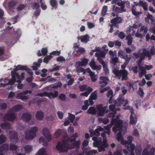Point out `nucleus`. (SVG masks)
I'll return each instance as SVG.
<instances>
[{
    "instance_id": "f257e3e1",
    "label": "nucleus",
    "mask_w": 155,
    "mask_h": 155,
    "mask_svg": "<svg viewBox=\"0 0 155 155\" xmlns=\"http://www.w3.org/2000/svg\"><path fill=\"white\" fill-rule=\"evenodd\" d=\"M79 145V141L75 142L74 140H70L67 135L64 137L62 142H58L56 146V148L59 152H67L68 149H71Z\"/></svg>"
},
{
    "instance_id": "f03ea898",
    "label": "nucleus",
    "mask_w": 155,
    "mask_h": 155,
    "mask_svg": "<svg viewBox=\"0 0 155 155\" xmlns=\"http://www.w3.org/2000/svg\"><path fill=\"white\" fill-rule=\"evenodd\" d=\"M115 123V126L113 128V131L115 133L117 131H120L122 128V124L123 121L121 120H114L111 121L110 124L104 127L105 129L106 130L110 129L112 125Z\"/></svg>"
},
{
    "instance_id": "7ed1b4c3",
    "label": "nucleus",
    "mask_w": 155,
    "mask_h": 155,
    "mask_svg": "<svg viewBox=\"0 0 155 155\" xmlns=\"http://www.w3.org/2000/svg\"><path fill=\"white\" fill-rule=\"evenodd\" d=\"M38 130V128L36 127L29 128L25 132V139L29 140H32L36 136V133Z\"/></svg>"
},
{
    "instance_id": "20e7f679",
    "label": "nucleus",
    "mask_w": 155,
    "mask_h": 155,
    "mask_svg": "<svg viewBox=\"0 0 155 155\" xmlns=\"http://www.w3.org/2000/svg\"><path fill=\"white\" fill-rule=\"evenodd\" d=\"M134 55L137 58L140 57V58L139 60L140 62H141V60L144 59L146 56L149 58V60L150 59L151 56L150 54L149 51H147L145 49L143 50H140L137 52V53H134Z\"/></svg>"
},
{
    "instance_id": "39448f33",
    "label": "nucleus",
    "mask_w": 155,
    "mask_h": 155,
    "mask_svg": "<svg viewBox=\"0 0 155 155\" xmlns=\"http://www.w3.org/2000/svg\"><path fill=\"white\" fill-rule=\"evenodd\" d=\"M107 106H105L104 107L101 104L97 106V109L98 111V115L100 116H104V114L107 113L109 112V110L107 109Z\"/></svg>"
},
{
    "instance_id": "423d86ee",
    "label": "nucleus",
    "mask_w": 155,
    "mask_h": 155,
    "mask_svg": "<svg viewBox=\"0 0 155 155\" xmlns=\"http://www.w3.org/2000/svg\"><path fill=\"white\" fill-rule=\"evenodd\" d=\"M138 65L139 67L140 70V77H143V75L146 73L145 69L147 70H149L152 68L153 67V66L152 65H144L145 68V69L144 67L143 66L142 64L138 63Z\"/></svg>"
},
{
    "instance_id": "0eeeda50",
    "label": "nucleus",
    "mask_w": 155,
    "mask_h": 155,
    "mask_svg": "<svg viewBox=\"0 0 155 155\" xmlns=\"http://www.w3.org/2000/svg\"><path fill=\"white\" fill-rule=\"evenodd\" d=\"M124 109L125 110L129 109L131 113L130 116V124H136L137 122V118L136 117H134L132 115V114L134 113L133 109L129 106H127Z\"/></svg>"
},
{
    "instance_id": "6e6552de",
    "label": "nucleus",
    "mask_w": 155,
    "mask_h": 155,
    "mask_svg": "<svg viewBox=\"0 0 155 155\" xmlns=\"http://www.w3.org/2000/svg\"><path fill=\"white\" fill-rule=\"evenodd\" d=\"M124 7H118L114 5L113 8V12L111 14L113 17H115L117 15V14L118 13H121L122 12H126L125 9H124Z\"/></svg>"
},
{
    "instance_id": "1a4fd4ad",
    "label": "nucleus",
    "mask_w": 155,
    "mask_h": 155,
    "mask_svg": "<svg viewBox=\"0 0 155 155\" xmlns=\"http://www.w3.org/2000/svg\"><path fill=\"white\" fill-rule=\"evenodd\" d=\"M43 135L45 137L48 141H50L52 139V137L48 129L46 128H44L42 130Z\"/></svg>"
},
{
    "instance_id": "9d476101",
    "label": "nucleus",
    "mask_w": 155,
    "mask_h": 155,
    "mask_svg": "<svg viewBox=\"0 0 155 155\" xmlns=\"http://www.w3.org/2000/svg\"><path fill=\"white\" fill-rule=\"evenodd\" d=\"M73 48L74 50V53L75 55H79L84 52L85 50L83 48H79L78 46H74Z\"/></svg>"
},
{
    "instance_id": "9b49d317",
    "label": "nucleus",
    "mask_w": 155,
    "mask_h": 155,
    "mask_svg": "<svg viewBox=\"0 0 155 155\" xmlns=\"http://www.w3.org/2000/svg\"><path fill=\"white\" fill-rule=\"evenodd\" d=\"M16 116L15 113H9L4 116V118L9 121L14 120L16 118Z\"/></svg>"
},
{
    "instance_id": "f8f14e48",
    "label": "nucleus",
    "mask_w": 155,
    "mask_h": 155,
    "mask_svg": "<svg viewBox=\"0 0 155 155\" xmlns=\"http://www.w3.org/2000/svg\"><path fill=\"white\" fill-rule=\"evenodd\" d=\"M92 139L94 141L93 145L94 147H97L103 143L101 140L98 139L96 137H93Z\"/></svg>"
},
{
    "instance_id": "ddd939ff",
    "label": "nucleus",
    "mask_w": 155,
    "mask_h": 155,
    "mask_svg": "<svg viewBox=\"0 0 155 155\" xmlns=\"http://www.w3.org/2000/svg\"><path fill=\"white\" fill-rule=\"evenodd\" d=\"M21 118L27 122L31 119V116L29 113H25L22 115Z\"/></svg>"
},
{
    "instance_id": "4468645a",
    "label": "nucleus",
    "mask_w": 155,
    "mask_h": 155,
    "mask_svg": "<svg viewBox=\"0 0 155 155\" xmlns=\"http://www.w3.org/2000/svg\"><path fill=\"white\" fill-rule=\"evenodd\" d=\"M10 139L12 143L16 142L18 140V137L17 133L14 132L10 136Z\"/></svg>"
},
{
    "instance_id": "2eb2a0df",
    "label": "nucleus",
    "mask_w": 155,
    "mask_h": 155,
    "mask_svg": "<svg viewBox=\"0 0 155 155\" xmlns=\"http://www.w3.org/2000/svg\"><path fill=\"white\" fill-rule=\"evenodd\" d=\"M100 81L99 83L101 84L100 87L102 88L105 87L107 84V81H108V78H100Z\"/></svg>"
},
{
    "instance_id": "dca6fc26",
    "label": "nucleus",
    "mask_w": 155,
    "mask_h": 155,
    "mask_svg": "<svg viewBox=\"0 0 155 155\" xmlns=\"http://www.w3.org/2000/svg\"><path fill=\"white\" fill-rule=\"evenodd\" d=\"M11 74L12 78H24L25 76V72H22L20 75L16 72L12 71Z\"/></svg>"
},
{
    "instance_id": "f3484780",
    "label": "nucleus",
    "mask_w": 155,
    "mask_h": 155,
    "mask_svg": "<svg viewBox=\"0 0 155 155\" xmlns=\"http://www.w3.org/2000/svg\"><path fill=\"white\" fill-rule=\"evenodd\" d=\"M138 28V25L136 24H134L133 26L132 27L130 26L127 29V33L129 34L130 33L131 31H133V33H132V35L134 36L135 35V32L133 30L132 28Z\"/></svg>"
},
{
    "instance_id": "a211bd4d",
    "label": "nucleus",
    "mask_w": 155,
    "mask_h": 155,
    "mask_svg": "<svg viewBox=\"0 0 155 155\" xmlns=\"http://www.w3.org/2000/svg\"><path fill=\"white\" fill-rule=\"evenodd\" d=\"M88 62V60L87 59L83 58L81 59V61L77 62L76 64L79 66H84L86 65Z\"/></svg>"
},
{
    "instance_id": "6ab92c4d",
    "label": "nucleus",
    "mask_w": 155,
    "mask_h": 155,
    "mask_svg": "<svg viewBox=\"0 0 155 155\" xmlns=\"http://www.w3.org/2000/svg\"><path fill=\"white\" fill-rule=\"evenodd\" d=\"M109 145L106 143H103L101 145L97 147L99 152L104 151L105 150V148L108 147Z\"/></svg>"
},
{
    "instance_id": "aec40b11",
    "label": "nucleus",
    "mask_w": 155,
    "mask_h": 155,
    "mask_svg": "<svg viewBox=\"0 0 155 155\" xmlns=\"http://www.w3.org/2000/svg\"><path fill=\"white\" fill-rule=\"evenodd\" d=\"M106 53L104 52H101L100 53H97L95 54V55L97 58V60L99 62V60H102L101 58H104Z\"/></svg>"
},
{
    "instance_id": "412c9836",
    "label": "nucleus",
    "mask_w": 155,
    "mask_h": 155,
    "mask_svg": "<svg viewBox=\"0 0 155 155\" xmlns=\"http://www.w3.org/2000/svg\"><path fill=\"white\" fill-rule=\"evenodd\" d=\"M58 92L57 91H55L54 93L51 92H47L46 96L51 98V97L54 98L58 96Z\"/></svg>"
},
{
    "instance_id": "4be33fe9",
    "label": "nucleus",
    "mask_w": 155,
    "mask_h": 155,
    "mask_svg": "<svg viewBox=\"0 0 155 155\" xmlns=\"http://www.w3.org/2000/svg\"><path fill=\"white\" fill-rule=\"evenodd\" d=\"M27 66H23L21 65H18L16 66H14L13 70L16 72L19 70H25L27 69Z\"/></svg>"
},
{
    "instance_id": "5701e85b",
    "label": "nucleus",
    "mask_w": 155,
    "mask_h": 155,
    "mask_svg": "<svg viewBox=\"0 0 155 155\" xmlns=\"http://www.w3.org/2000/svg\"><path fill=\"white\" fill-rule=\"evenodd\" d=\"M99 63L103 65L104 72L107 74L109 73V69L108 68L107 65L105 64L103 60H99Z\"/></svg>"
},
{
    "instance_id": "b1692460",
    "label": "nucleus",
    "mask_w": 155,
    "mask_h": 155,
    "mask_svg": "<svg viewBox=\"0 0 155 155\" xmlns=\"http://www.w3.org/2000/svg\"><path fill=\"white\" fill-rule=\"evenodd\" d=\"M141 6L145 11L148 10L147 3L144 1L140 0L139 1V6Z\"/></svg>"
},
{
    "instance_id": "393cba45",
    "label": "nucleus",
    "mask_w": 155,
    "mask_h": 155,
    "mask_svg": "<svg viewBox=\"0 0 155 155\" xmlns=\"http://www.w3.org/2000/svg\"><path fill=\"white\" fill-rule=\"evenodd\" d=\"M44 114L43 112L41 111H38L37 112L35 117L36 118L39 120H41L44 117Z\"/></svg>"
},
{
    "instance_id": "a878e982",
    "label": "nucleus",
    "mask_w": 155,
    "mask_h": 155,
    "mask_svg": "<svg viewBox=\"0 0 155 155\" xmlns=\"http://www.w3.org/2000/svg\"><path fill=\"white\" fill-rule=\"evenodd\" d=\"M122 21V19L120 17L115 18L112 19L110 22L113 25H115L117 24L120 23Z\"/></svg>"
},
{
    "instance_id": "bb28decb",
    "label": "nucleus",
    "mask_w": 155,
    "mask_h": 155,
    "mask_svg": "<svg viewBox=\"0 0 155 155\" xmlns=\"http://www.w3.org/2000/svg\"><path fill=\"white\" fill-rule=\"evenodd\" d=\"M1 127L4 129H9L11 128V126L7 122H5L2 123L0 125Z\"/></svg>"
},
{
    "instance_id": "cd10ccee",
    "label": "nucleus",
    "mask_w": 155,
    "mask_h": 155,
    "mask_svg": "<svg viewBox=\"0 0 155 155\" xmlns=\"http://www.w3.org/2000/svg\"><path fill=\"white\" fill-rule=\"evenodd\" d=\"M8 149V145L7 143H5L0 146V152H2L7 151Z\"/></svg>"
},
{
    "instance_id": "c85d7f7f",
    "label": "nucleus",
    "mask_w": 155,
    "mask_h": 155,
    "mask_svg": "<svg viewBox=\"0 0 155 155\" xmlns=\"http://www.w3.org/2000/svg\"><path fill=\"white\" fill-rule=\"evenodd\" d=\"M90 38V37L88 35H85L81 36V40L82 42L86 43L89 40Z\"/></svg>"
},
{
    "instance_id": "c756f323",
    "label": "nucleus",
    "mask_w": 155,
    "mask_h": 155,
    "mask_svg": "<svg viewBox=\"0 0 155 155\" xmlns=\"http://www.w3.org/2000/svg\"><path fill=\"white\" fill-rule=\"evenodd\" d=\"M124 101V97H119L115 101V104L117 106H119L123 104Z\"/></svg>"
},
{
    "instance_id": "7c9ffc66",
    "label": "nucleus",
    "mask_w": 155,
    "mask_h": 155,
    "mask_svg": "<svg viewBox=\"0 0 155 155\" xmlns=\"http://www.w3.org/2000/svg\"><path fill=\"white\" fill-rule=\"evenodd\" d=\"M18 80H16L15 78H12L9 80L8 83L9 84L11 85L13 84L15 82H16L20 84L21 82V81L20 80V78H17Z\"/></svg>"
},
{
    "instance_id": "2f4dec72",
    "label": "nucleus",
    "mask_w": 155,
    "mask_h": 155,
    "mask_svg": "<svg viewBox=\"0 0 155 155\" xmlns=\"http://www.w3.org/2000/svg\"><path fill=\"white\" fill-rule=\"evenodd\" d=\"M87 113L92 115L95 114L96 113V110L93 107H90L87 111Z\"/></svg>"
},
{
    "instance_id": "473e14b6",
    "label": "nucleus",
    "mask_w": 155,
    "mask_h": 155,
    "mask_svg": "<svg viewBox=\"0 0 155 155\" xmlns=\"http://www.w3.org/2000/svg\"><path fill=\"white\" fill-rule=\"evenodd\" d=\"M93 91V89L90 87H88L87 88V91L81 93L80 95L85 97H87L88 95Z\"/></svg>"
},
{
    "instance_id": "72a5a7b5",
    "label": "nucleus",
    "mask_w": 155,
    "mask_h": 155,
    "mask_svg": "<svg viewBox=\"0 0 155 155\" xmlns=\"http://www.w3.org/2000/svg\"><path fill=\"white\" fill-rule=\"evenodd\" d=\"M120 77H121L122 78H125L127 76L128 72L127 70L124 69L120 70Z\"/></svg>"
},
{
    "instance_id": "f704fd0d",
    "label": "nucleus",
    "mask_w": 155,
    "mask_h": 155,
    "mask_svg": "<svg viewBox=\"0 0 155 155\" xmlns=\"http://www.w3.org/2000/svg\"><path fill=\"white\" fill-rule=\"evenodd\" d=\"M107 97H110V99L109 100V102L110 103H111L112 98L113 96V92L112 90H110L108 91L107 94Z\"/></svg>"
},
{
    "instance_id": "c9c22d12",
    "label": "nucleus",
    "mask_w": 155,
    "mask_h": 155,
    "mask_svg": "<svg viewBox=\"0 0 155 155\" xmlns=\"http://www.w3.org/2000/svg\"><path fill=\"white\" fill-rule=\"evenodd\" d=\"M17 98L19 99H21L22 100H25L28 99V97L23 94L22 93H21L19 94L17 97Z\"/></svg>"
},
{
    "instance_id": "e433bc0d",
    "label": "nucleus",
    "mask_w": 155,
    "mask_h": 155,
    "mask_svg": "<svg viewBox=\"0 0 155 155\" xmlns=\"http://www.w3.org/2000/svg\"><path fill=\"white\" fill-rule=\"evenodd\" d=\"M131 12L132 14L137 16H139L141 13V12H137L136 11V8H132Z\"/></svg>"
},
{
    "instance_id": "4c0bfd02",
    "label": "nucleus",
    "mask_w": 155,
    "mask_h": 155,
    "mask_svg": "<svg viewBox=\"0 0 155 155\" xmlns=\"http://www.w3.org/2000/svg\"><path fill=\"white\" fill-rule=\"evenodd\" d=\"M24 149L26 153H29L32 151V147L31 145H28L25 147Z\"/></svg>"
},
{
    "instance_id": "58836bf2",
    "label": "nucleus",
    "mask_w": 155,
    "mask_h": 155,
    "mask_svg": "<svg viewBox=\"0 0 155 155\" xmlns=\"http://www.w3.org/2000/svg\"><path fill=\"white\" fill-rule=\"evenodd\" d=\"M22 108L21 105H17L13 106L12 108V110L14 111H17Z\"/></svg>"
},
{
    "instance_id": "ea45409f",
    "label": "nucleus",
    "mask_w": 155,
    "mask_h": 155,
    "mask_svg": "<svg viewBox=\"0 0 155 155\" xmlns=\"http://www.w3.org/2000/svg\"><path fill=\"white\" fill-rule=\"evenodd\" d=\"M84 104L82 107V109L83 110H86L88 108L89 104L88 103V100H86L84 101Z\"/></svg>"
},
{
    "instance_id": "a19ab883",
    "label": "nucleus",
    "mask_w": 155,
    "mask_h": 155,
    "mask_svg": "<svg viewBox=\"0 0 155 155\" xmlns=\"http://www.w3.org/2000/svg\"><path fill=\"white\" fill-rule=\"evenodd\" d=\"M130 146H128L127 147V149L130 152H134V150L135 149V147L133 143H131L130 144Z\"/></svg>"
},
{
    "instance_id": "79ce46f5",
    "label": "nucleus",
    "mask_w": 155,
    "mask_h": 155,
    "mask_svg": "<svg viewBox=\"0 0 155 155\" xmlns=\"http://www.w3.org/2000/svg\"><path fill=\"white\" fill-rule=\"evenodd\" d=\"M98 120L99 122L106 124L109 122V120L107 118H102L99 117L98 118Z\"/></svg>"
},
{
    "instance_id": "37998d69",
    "label": "nucleus",
    "mask_w": 155,
    "mask_h": 155,
    "mask_svg": "<svg viewBox=\"0 0 155 155\" xmlns=\"http://www.w3.org/2000/svg\"><path fill=\"white\" fill-rule=\"evenodd\" d=\"M140 33H143V36H144L145 34L147 32V29L146 27L142 26L141 27L140 30Z\"/></svg>"
},
{
    "instance_id": "c03bdc74",
    "label": "nucleus",
    "mask_w": 155,
    "mask_h": 155,
    "mask_svg": "<svg viewBox=\"0 0 155 155\" xmlns=\"http://www.w3.org/2000/svg\"><path fill=\"white\" fill-rule=\"evenodd\" d=\"M126 39L127 40V44L128 45H130L132 43L133 38L130 35H127L126 37Z\"/></svg>"
},
{
    "instance_id": "a18cd8bd",
    "label": "nucleus",
    "mask_w": 155,
    "mask_h": 155,
    "mask_svg": "<svg viewBox=\"0 0 155 155\" xmlns=\"http://www.w3.org/2000/svg\"><path fill=\"white\" fill-rule=\"evenodd\" d=\"M46 150L45 149L42 148L40 149L38 151V155H47L45 153Z\"/></svg>"
},
{
    "instance_id": "49530a36",
    "label": "nucleus",
    "mask_w": 155,
    "mask_h": 155,
    "mask_svg": "<svg viewBox=\"0 0 155 155\" xmlns=\"http://www.w3.org/2000/svg\"><path fill=\"white\" fill-rule=\"evenodd\" d=\"M90 99L94 100H96L97 99V95L96 91L91 93L90 96Z\"/></svg>"
},
{
    "instance_id": "de8ad7c7",
    "label": "nucleus",
    "mask_w": 155,
    "mask_h": 155,
    "mask_svg": "<svg viewBox=\"0 0 155 155\" xmlns=\"http://www.w3.org/2000/svg\"><path fill=\"white\" fill-rule=\"evenodd\" d=\"M86 71L89 74L90 76L91 77H95L96 76L94 72L92 71L89 68H87L86 70Z\"/></svg>"
},
{
    "instance_id": "09e8293b",
    "label": "nucleus",
    "mask_w": 155,
    "mask_h": 155,
    "mask_svg": "<svg viewBox=\"0 0 155 155\" xmlns=\"http://www.w3.org/2000/svg\"><path fill=\"white\" fill-rule=\"evenodd\" d=\"M6 140V137L3 134L0 135V145L5 142Z\"/></svg>"
},
{
    "instance_id": "8fccbe9b",
    "label": "nucleus",
    "mask_w": 155,
    "mask_h": 155,
    "mask_svg": "<svg viewBox=\"0 0 155 155\" xmlns=\"http://www.w3.org/2000/svg\"><path fill=\"white\" fill-rule=\"evenodd\" d=\"M68 119L70 120L71 122H73L75 118V115L70 113H68Z\"/></svg>"
},
{
    "instance_id": "3c124183",
    "label": "nucleus",
    "mask_w": 155,
    "mask_h": 155,
    "mask_svg": "<svg viewBox=\"0 0 155 155\" xmlns=\"http://www.w3.org/2000/svg\"><path fill=\"white\" fill-rule=\"evenodd\" d=\"M118 57H120L122 58H124L125 56V52L122 50H120L118 52Z\"/></svg>"
},
{
    "instance_id": "603ef678",
    "label": "nucleus",
    "mask_w": 155,
    "mask_h": 155,
    "mask_svg": "<svg viewBox=\"0 0 155 155\" xmlns=\"http://www.w3.org/2000/svg\"><path fill=\"white\" fill-rule=\"evenodd\" d=\"M50 3L53 7L56 8L57 7V2L56 0H50Z\"/></svg>"
},
{
    "instance_id": "864d4df0",
    "label": "nucleus",
    "mask_w": 155,
    "mask_h": 155,
    "mask_svg": "<svg viewBox=\"0 0 155 155\" xmlns=\"http://www.w3.org/2000/svg\"><path fill=\"white\" fill-rule=\"evenodd\" d=\"M107 6L105 5L103 6L102 12V15L103 16H105L106 15V12L107 11Z\"/></svg>"
},
{
    "instance_id": "5fc2aeb1",
    "label": "nucleus",
    "mask_w": 155,
    "mask_h": 155,
    "mask_svg": "<svg viewBox=\"0 0 155 155\" xmlns=\"http://www.w3.org/2000/svg\"><path fill=\"white\" fill-rule=\"evenodd\" d=\"M86 85H83L79 86L80 91H84L86 90L87 91L88 87Z\"/></svg>"
},
{
    "instance_id": "6e6d98bb",
    "label": "nucleus",
    "mask_w": 155,
    "mask_h": 155,
    "mask_svg": "<svg viewBox=\"0 0 155 155\" xmlns=\"http://www.w3.org/2000/svg\"><path fill=\"white\" fill-rule=\"evenodd\" d=\"M113 73L117 77H119L120 75V71H119L118 69L116 68H114L113 69Z\"/></svg>"
},
{
    "instance_id": "4d7b16f0",
    "label": "nucleus",
    "mask_w": 155,
    "mask_h": 155,
    "mask_svg": "<svg viewBox=\"0 0 155 155\" xmlns=\"http://www.w3.org/2000/svg\"><path fill=\"white\" fill-rule=\"evenodd\" d=\"M13 3L12 2H10L8 3L9 9L8 10V12L9 14H11L13 12V10L12 9V7L13 5Z\"/></svg>"
},
{
    "instance_id": "13d9d810",
    "label": "nucleus",
    "mask_w": 155,
    "mask_h": 155,
    "mask_svg": "<svg viewBox=\"0 0 155 155\" xmlns=\"http://www.w3.org/2000/svg\"><path fill=\"white\" fill-rule=\"evenodd\" d=\"M137 93L141 97H142L143 96L144 92L143 90L140 87L139 88V90L137 91Z\"/></svg>"
},
{
    "instance_id": "bf43d9fd",
    "label": "nucleus",
    "mask_w": 155,
    "mask_h": 155,
    "mask_svg": "<svg viewBox=\"0 0 155 155\" xmlns=\"http://www.w3.org/2000/svg\"><path fill=\"white\" fill-rule=\"evenodd\" d=\"M116 4L117 5L122 7V8L124 7V3L121 0H118Z\"/></svg>"
},
{
    "instance_id": "052dcab7",
    "label": "nucleus",
    "mask_w": 155,
    "mask_h": 155,
    "mask_svg": "<svg viewBox=\"0 0 155 155\" xmlns=\"http://www.w3.org/2000/svg\"><path fill=\"white\" fill-rule=\"evenodd\" d=\"M51 58L52 56L50 55L47 56L44 59V62L46 63H48V61L51 59Z\"/></svg>"
},
{
    "instance_id": "680f3d73",
    "label": "nucleus",
    "mask_w": 155,
    "mask_h": 155,
    "mask_svg": "<svg viewBox=\"0 0 155 155\" xmlns=\"http://www.w3.org/2000/svg\"><path fill=\"white\" fill-rule=\"evenodd\" d=\"M128 85L129 87V91L130 92H133L134 90V89L133 86V84L130 83H128Z\"/></svg>"
},
{
    "instance_id": "e2e57ef3",
    "label": "nucleus",
    "mask_w": 155,
    "mask_h": 155,
    "mask_svg": "<svg viewBox=\"0 0 155 155\" xmlns=\"http://www.w3.org/2000/svg\"><path fill=\"white\" fill-rule=\"evenodd\" d=\"M90 66L93 69L94 67L96 65L95 61L94 59H92L91 62L90 63Z\"/></svg>"
},
{
    "instance_id": "0e129e2a",
    "label": "nucleus",
    "mask_w": 155,
    "mask_h": 155,
    "mask_svg": "<svg viewBox=\"0 0 155 155\" xmlns=\"http://www.w3.org/2000/svg\"><path fill=\"white\" fill-rule=\"evenodd\" d=\"M117 139L118 141H121L123 140V138L120 132H119L117 135Z\"/></svg>"
},
{
    "instance_id": "69168bd1",
    "label": "nucleus",
    "mask_w": 155,
    "mask_h": 155,
    "mask_svg": "<svg viewBox=\"0 0 155 155\" xmlns=\"http://www.w3.org/2000/svg\"><path fill=\"white\" fill-rule=\"evenodd\" d=\"M141 148L139 147L137 148L135 150V153L137 155H140L142 151Z\"/></svg>"
},
{
    "instance_id": "338daca9",
    "label": "nucleus",
    "mask_w": 155,
    "mask_h": 155,
    "mask_svg": "<svg viewBox=\"0 0 155 155\" xmlns=\"http://www.w3.org/2000/svg\"><path fill=\"white\" fill-rule=\"evenodd\" d=\"M62 101H64L66 100V96L65 94H61L58 97Z\"/></svg>"
},
{
    "instance_id": "774afa93",
    "label": "nucleus",
    "mask_w": 155,
    "mask_h": 155,
    "mask_svg": "<svg viewBox=\"0 0 155 155\" xmlns=\"http://www.w3.org/2000/svg\"><path fill=\"white\" fill-rule=\"evenodd\" d=\"M114 155H122V153L121 150L117 149L114 152Z\"/></svg>"
}]
</instances>
